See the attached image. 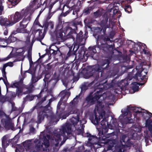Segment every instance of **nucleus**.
Wrapping results in <instances>:
<instances>
[{"instance_id":"1","label":"nucleus","mask_w":152,"mask_h":152,"mask_svg":"<svg viewBox=\"0 0 152 152\" xmlns=\"http://www.w3.org/2000/svg\"><path fill=\"white\" fill-rule=\"evenodd\" d=\"M110 62L108 59L105 60L101 66L98 64L89 66L86 70L85 75L86 78H90L92 81L89 84L91 86L98 80L99 77L104 76V71L108 70L110 67Z\"/></svg>"},{"instance_id":"2","label":"nucleus","mask_w":152,"mask_h":152,"mask_svg":"<svg viewBox=\"0 0 152 152\" xmlns=\"http://www.w3.org/2000/svg\"><path fill=\"white\" fill-rule=\"evenodd\" d=\"M103 81H101L98 85L99 91H97L93 95L90 94L86 98L85 101L84 102V104L86 103V106L87 105L90 106L94 104L96 101L98 100L101 96H103L102 95L104 93L103 92L104 90H105L109 88L113 87V85L111 83L109 86L107 85L108 87L106 86V85H107V82L106 81L103 82Z\"/></svg>"},{"instance_id":"3","label":"nucleus","mask_w":152,"mask_h":152,"mask_svg":"<svg viewBox=\"0 0 152 152\" xmlns=\"http://www.w3.org/2000/svg\"><path fill=\"white\" fill-rule=\"evenodd\" d=\"M79 115L77 114L75 117H72L70 119V123L66 122L62 126V128L60 130V132L63 135L67 134L66 137L72 136L73 130L72 129V126H75L79 121Z\"/></svg>"},{"instance_id":"4","label":"nucleus","mask_w":152,"mask_h":152,"mask_svg":"<svg viewBox=\"0 0 152 152\" xmlns=\"http://www.w3.org/2000/svg\"><path fill=\"white\" fill-rule=\"evenodd\" d=\"M62 101L60 100L58 102L57 107L56 114H52L50 115V121L52 123L55 122L57 123L61 118L62 119H65L70 115L74 113V111H73L72 108V107H69L68 108L67 111L66 112L65 114H63V113L62 111L58 113L60 109V106L62 104L61 101Z\"/></svg>"},{"instance_id":"5","label":"nucleus","mask_w":152,"mask_h":152,"mask_svg":"<svg viewBox=\"0 0 152 152\" xmlns=\"http://www.w3.org/2000/svg\"><path fill=\"white\" fill-rule=\"evenodd\" d=\"M48 95L47 94L42 98V99L37 103L36 105L34 106L32 109V111H33L35 109H37V122L40 124L42 121H43L45 117H48V115L46 114L43 107L42 103L46 101Z\"/></svg>"},{"instance_id":"6","label":"nucleus","mask_w":152,"mask_h":152,"mask_svg":"<svg viewBox=\"0 0 152 152\" xmlns=\"http://www.w3.org/2000/svg\"><path fill=\"white\" fill-rule=\"evenodd\" d=\"M138 108L136 107H132L130 106H128L127 108L124 109L123 110H121V112L123 117L126 116L124 118V123H121V125L122 126V127L124 128V126L123 124H124L126 125L129 124H132L133 123V120L130 117H128L126 116L129 114H130L131 112H133L135 113V115H136L138 114V113L137 111H138Z\"/></svg>"},{"instance_id":"7","label":"nucleus","mask_w":152,"mask_h":152,"mask_svg":"<svg viewBox=\"0 0 152 152\" xmlns=\"http://www.w3.org/2000/svg\"><path fill=\"white\" fill-rule=\"evenodd\" d=\"M106 112L104 110H102L99 113L98 116L96 113H95V118L94 119L93 116L90 117V120L92 123L95 125H98L99 124V121L101 119L103 120L100 122V124L103 127L106 126V124L107 121L106 118L105 117Z\"/></svg>"},{"instance_id":"8","label":"nucleus","mask_w":152,"mask_h":152,"mask_svg":"<svg viewBox=\"0 0 152 152\" xmlns=\"http://www.w3.org/2000/svg\"><path fill=\"white\" fill-rule=\"evenodd\" d=\"M29 13L28 9H23L20 12H16L14 15L10 16V19L12 21L13 25L18 22L23 17L25 18Z\"/></svg>"},{"instance_id":"9","label":"nucleus","mask_w":152,"mask_h":152,"mask_svg":"<svg viewBox=\"0 0 152 152\" xmlns=\"http://www.w3.org/2000/svg\"><path fill=\"white\" fill-rule=\"evenodd\" d=\"M102 31V29L99 27H96L94 28L93 35L95 38L97 37V40L100 42H108L111 40L109 36L106 35H99Z\"/></svg>"},{"instance_id":"10","label":"nucleus","mask_w":152,"mask_h":152,"mask_svg":"<svg viewBox=\"0 0 152 152\" xmlns=\"http://www.w3.org/2000/svg\"><path fill=\"white\" fill-rule=\"evenodd\" d=\"M108 130V128L105 126L102 127V132L99 131V139L101 143L106 144L109 141L110 134H107Z\"/></svg>"},{"instance_id":"11","label":"nucleus","mask_w":152,"mask_h":152,"mask_svg":"<svg viewBox=\"0 0 152 152\" xmlns=\"http://www.w3.org/2000/svg\"><path fill=\"white\" fill-rule=\"evenodd\" d=\"M1 123L3 126V128L6 131L10 129L13 130L14 129V124L11 118L8 115L6 116L5 118H2Z\"/></svg>"},{"instance_id":"12","label":"nucleus","mask_w":152,"mask_h":152,"mask_svg":"<svg viewBox=\"0 0 152 152\" xmlns=\"http://www.w3.org/2000/svg\"><path fill=\"white\" fill-rule=\"evenodd\" d=\"M145 61H142L140 64L138 66H136V69L137 70L140 69L139 72L137 71V73L133 77V78L135 79L136 81L140 82L144 80L145 77H146L145 75H144L142 76V72L144 70V69L143 68L142 66L145 65L146 64Z\"/></svg>"},{"instance_id":"13","label":"nucleus","mask_w":152,"mask_h":152,"mask_svg":"<svg viewBox=\"0 0 152 152\" xmlns=\"http://www.w3.org/2000/svg\"><path fill=\"white\" fill-rule=\"evenodd\" d=\"M65 135H63L60 131L58 133L56 134L53 137L52 142L53 144V148L54 152L58 151L61 146L59 145V142L61 141L62 139L61 138V136H63Z\"/></svg>"},{"instance_id":"14","label":"nucleus","mask_w":152,"mask_h":152,"mask_svg":"<svg viewBox=\"0 0 152 152\" xmlns=\"http://www.w3.org/2000/svg\"><path fill=\"white\" fill-rule=\"evenodd\" d=\"M30 19V15H29L26 18H24L20 22L19 26L17 29V31L20 33H26L27 31L26 28Z\"/></svg>"},{"instance_id":"15","label":"nucleus","mask_w":152,"mask_h":152,"mask_svg":"<svg viewBox=\"0 0 152 152\" xmlns=\"http://www.w3.org/2000/svg\"><path fill=\"white\" fill-rule=\"evenodd\" d=\"M103 42L104 41L101 42V45H99V42H97V48L103 50L104 51V53L105 54L111 52L113 48L115 47L114 44L109 45L106 43L107 42H104V43H103Z\"/></svg>"},{"instance_id":"16","label":"nucleus","mask_w":152,"mask_h":152,"mask_svg":"<svg viewBox=\"0 0 152 152\" xmlns=\"http://www.w3.org/2000/svg\"><path fill=\"white\" fill-rule=\"evenodd\" d=\"M75 55V58H77V59L79 61H86V60L85 59V56H86L87 55L84 48L82 47L80 50H79L78 53Z\"/></svg>"},{"instance_id":"17","label":"nucleus","mask_w":152,"mask_h":152,"mask_svg":"<svg viewBox=\"0 0 152 152\" xmlns=\"http://www.w3.org/2000/svg\"><path fill=\"white\" fill-rule=\"evenodd\" d=\"M0 24L2 26L8 27L13 25L12 22L10 19V16L8 18H4L2 16L0 17Z\"/></svg>"},{"instance_id":"18","label":"nucleus","mask_w":152,"mask_h":152,"mask_svg":"<svg viewBox=\"0 0 152 152\" xmlns=\"http://www.w3.org/2000/svg\"><path fill=\"white\" fill-rule=\"evenodd\" d=\"M49 141L46 137L44 138L43 142L42 144L40 143L39 145H37L38 149L42 150L43 151H47V148L49 146Z\"/></svg>"},{"instance_id":"19","label":"nucleus","mask_w":152,"mask_h":152,"mask_svg":"<svg viewBox=\"0 0 152 152\" xmlns=\"http://www.w3.org/2000/svg\"><path fill=\"white\" fill-rule=\"evenodd\" d=\"M123 142L124 143V145L126 148L131 147L133 145V142L131 141L130 139L126 135H123L121 137V143Z\"/></svg>"},{"instance_id":"20","label":"nucleus","mask_w":152,"mask_h":152,"mask_svg":"<svg viewBox=\"0 0 152 152\" xmlns=\"http://www.w3.org/2000/svg\"><path fill=\"white\" fill-rule=\"evenodd\" d=\"M43 26H44V31L43 33H42V31L41 30L38 29L37 30L39 31V37H38L36 38L37 40L38 41H39L41 42V43L43 45V44H42L41 42L42 40L43 39L44 36L45 34L48 31V26L47 24H46L45 23L43 24Z\"/></svg>"},{"instance_id":"21","label":"nucleus","mask_w":152,"mask_h":152,"mask_svg":"<svg viewBox=\"0 0 152 152\" xmlns=\"http://www.w3.org/2000/svg\"><path fill=\"white\" fill-rule=\"evenodd\" d=\"M79 44L77 43H75L74 45L73 48L72 50V48L73 47V46H72L70 47H69V51L68 52L67 54V57H69L71 56L75 55L79 47Z\"/></svg>"},{"instance_id":"22","label":"nucleus","mask_w":152,"mask_h":152,"mask_svg":"<svg viewBox=\"0 0 152 152\" xmlns=\"http://www.w3.org/2000/svg\"><path fill=\"white\" fill-rule=\"evenodd\" d=\"M97 45H96L93 46H90L88 48L86 54L87 57L89 56L92 57H93L94 54L96 53V48H97Z\"/></svg>"},{"instance_id":"23","label":"nucleus","mask_w":152,"mask_h":152,"mask_svg":"<svg viewBox=\"0 0 152 152\" xmlns=\"http://www.w3.org/2000/svg\"><path fill=\"white\" fill-rule=\"evenodd\" d=\"M70 6H71V5H66L64 4V5L63 7L62 8V10L63 11L64 10V7L65 6L67 8H69V10L66 11V12H62L61 13L60 15L58 17L59 20L61 19L62 18V17L63 16L65 17L67 15L69 14L72 11V10L73 9V7H70Z\"/></svg>"},{"instance_id":"24","label":"nucleus","mask_w":152,"mask_h":152,"mask_svg":"<svg viewBox=\"0 0 152 152\" xmlns=\"http://www.w3.org/2000/svg\"><path fill=\"white\" fill-rule=\"evenodd\" d=\"M42 91H41L38 94L34 96L32 95L30 96V95H27L24 98L23 102H25L28 100L31 101L33 100L35 97L37 98V99L38 100V102H39V100H40L42 99V98H41V97L42 96L41 94L42 93Z\"/></svg>"},{"instance_id":"25","label":"nucleus","mask_w":152,"mask_h":152,"mask_svg":"<svg viewBox=\"0 0 152 152\" xmlns=\"http://www.w3.org/2000/svg\"><path fill=\"white\" fill-rule=\"evenodd\" d=\"M108 8V11L109 12H111L112 10H113V15H116L118 16V18H120L121 16V14L120 13V11L118 10V7H112L110 8Z\"/></svg>"},{"instance_id":"26","label":"nucleus","mask_w":152,"mask_h":152,"mask_svg":"<svg viewBox=\"0 0 152 152\" xmlns=\"http://www.w3.org/2000/svg\"><path fill=\"white\" fill-rule=\"evenodd\" d=\"M116 152H125L126 151L125 146L120 143L118 144V142L115 146Z\"/></svg>"},{"instance_id":"27","label":"nucleus","mask_w":152,"mask_h":152,"mask_svg":"<svg viewBox=\"0 0 152 152\" xmlns=\"http://www.w3.org/2000/svg\"><path fill=\"white\" fill-rule=\"evenodd\" d=\"M7 136H4L2 138V148L4 149L9 145L11 140H9L8 141L7 140Z\"/></svg>"},{"instance_id":"28","label":"nucleus","mask_w":152,"mask_h":152,"mask_svg":"<svg viewBox=\"0 0 152 152\" xmlns=\"http://www.w3.org/2000/svg\"><path fill=\"white\" fill-rule=\"evenodd\" d=\"M118 142L117 140L114 139L111 140L109 138V141L105 144H107L108 143H109V145L107 148V151L112 150V148L114 147H115V145Z\"/></svg>"},{"instance_id":"29","label":"nucleus","mask_w":152,"mask_h":152,"mask_svg":"<svg viewBox=\"0 0 152 152\" xmlns=\"http://www.w3.org/2000/svg\"><path fill=\"white\" fill-rule=\"evenodd\" d=\"M56 39L58 42V44H60V42H63L64 39L63 36V32L62 31H58L56 34Z\"/></svg>"},{"instance_id":"30","label":"nucleus","mask_w":152,"mask_h":152,"mask_svg":"<svg viewBox=\"0 0 152 152\" xmlns=\"http://www.w3.org/2000/svg\"><path fill=\"white\" fill-rule=\"evenodd\" d=\"M64 33L68 36H72L73 34H76V31L74 29L69 26H67L64 31Z\"/></svg>"},{"instance_id":"31","label":"nucleus","mask_w":152,"mask_h":152,"mask_svg":"<svg viewBox=\"0 0 152 152\" xmlns=\"http://www.w3.org/2000/svg\"><path fill=\"white\" fill-rule=\"evenodd\" d=\"M83 32L82 31H80L78 34H77L76 37V42L79 44L83 40L85 37V35H83Z\"/></svg>"},{"instance_id":"32","label":"nucleus","mask_w":152,"mask_h":152,"mask_svg":"<svg viewBox=\"0 0 152 152\" xmlns=\"http://www.w3.org/2000/svg\"><path fill=\"white\" fill-rule=\"evenodd\" d=\"M108 18L107 15H104L102 16V19L100 22V25L101 26H105L107 25Z\"/></svg>"},{"instance_id":"33","label":"nucleus","mask_w":152,"mask_h":152,"mask_svg":"<svg viewBox=\"0 0 152 152\" xmlns=\"http://www.w3.org/2000/svg\"><path fill=\"white\" fill-rule=\"evenodd\" d=\"M53 100L54 99L53 98H51L49 100L48 104L45 106H43V107L42 108L43 109L45 112L46 113V114H47V113L49 112V110L48 108L50 106L51 103L53 101Z\"/></svg>"},{"instance_id":"34","label":"nucleus","mask_w":152,"mask_h":152,"mask_svg":"<svg viewBox=\"0 0 152 152\" xmlns=\"http://www.w3.org/2000/svg\"><path fill=\"white\" fill-rule=\"evenodd\" d=\"M137 108H138V109H137L138 111L137 112L138 113V114H140L144 119H146L145 114H147L146 113L147 110L142 109L140 107H137Z\"/></svg>"},{"instance_id":"35","label":"nucleus","mask_w":152,"mask_h":152,"mask_svg":"<svg viewBox=\"0 0 152 152\" xmlns=\"http://www.w3.org/2000/svg\"><path fill=\"white\" fill-rule=\"evenodd\" d=\"M123 7L126 12L129 13L132 12V9L130 5L128 4H124Z\"/></svg>"},{"instance_id":"36","label":"nucleus","mask_w":152,"mask_h":152,"mask_svg":"<svg viewBox=\"0 0 152 152\" xmlns=\"http://www.w3.org/2000/svg\"><path fill=\"white\" fill-rule=\"evenodd\" d=\"M64 94V95L60 99L61 101H62L64 99V97L66 96L67 95L68 96L67 97L66 99L67 100L69 98V96L70 95V93L69 92H65V90H63L59 94L60 95H63Z\"/></svg>"},{"instance_id":"37","label":"nucleus","mask_w":152,"mask_h":152,"mask_svg":"<svg viewBox=\"0 0 152 152\" xmlns=\"http://www.w3.org/2000/svg\"><path fill=\"white\" fill-rule=\"evenodd\" d=\"M112 22L110 20H109V23L108 24H107V25H106V26H102V28H101L102 29V32L104 34L103 35H106L105 34V33L106 32V29L107 28H109L110 27V24L112 23Z\"/></svg>"},{"instance_id":"38","label":"nucleus","mask_w":152,"mask_h":152,"mask_svg":"<svg viewBox=\"0 0 152 152\" xmlns=\"http://www.w3.org/2000/svg\"><path fill=\"white\" fill-rule=\"evenodd\" d=\"M119 0H114L113 2L109 4L108 7V8H110L112 7H118L117 4H119Z\"/></svg>"},{"instance_id":"39","label":"nucleus","mask_w":152,"mask_h":152,"mask_svg":"<svg viewBox=\"0 0 152 152\" xmlns=\"http://www.w3.org/2000/svg\"><path fill=\"white\" fill-rule=\"evenodd\" d=\"M119 72L118 69V68H114L113 70L110 71V77H113L117 75Z\"/></svg>"},{"instance_id":"40","label":"nucleus","mask_w":152,"mask_h":152,"mask_svg":"<svg viewBox=\"0 0 152 152\" xmlns=\"http://www.w3.org/2000/svg\"><path fill=\"white\" fill-rule=\"evenodd\" d=\"M16 40V38L15 37H13L12 34H11L9 37L7 39V43H10Z\"/></svg>"},{"instance_id":"41","label":"nucleus","mask_w":152,"mask_h":152,"mask_svg":"<svg viewBox=\"0 0 152 152\" xmlns=\"http://www.w3.org/2000/svg\"><path fill=\"white\" fill-rule=\"evenodd\" d=\"M85 126L82 125L81 129H78L76 131V132L78 135L83 134L84 132V127Z\"/></svg>"},{"instance_id":"42","label":"nucleus","mask_w":152,"mask_h":152,"mask_svg":"<svg viewBox=\"0 0 152 152\" xmlns=\"http://www.w3.org/2000/svg\"><path fill=\"white\" fill-rule=\"evenodd\" d=\"M93 10L92 7H89L85 9L83 11V13L85 15H87L90 13Z\"/></svg>"},{"instance_id":"43","label":"nucleus","mask_w":152,"mask_h":152,"mask_svg":"<svg viewBox=\"0 0 152 152\" xmlns=\"http://www.w3.org/2000/svg\"><path fill=\"white\" fill-rule=\"evenodd\" d=\"M34 87L33 84L31 83H29L26 87V88L27 89L28 92L29 93L32 92Z\"/></svg>"},{"instance_id":"44","label":"nucleus","mask_w":152,"mask_h":152,"mask_svg":"<svg viewBox=\"0 0 152 152\" xmlns=\"http://www.w3.org/2000/svg\"><path fill=\"white\" fill-rule=\"evenodd\" d=\"M41 78L40 77H36L32 75L31 79V83L33 84L35 83Z\"/></svg>"},{"instance_id":"45","label":"nucleus","mask_w":152,"mask_h":152,"mask_svg":"<svg viewBox=\"0 0 152 152\" xmlns=\"http://www.w3.org/2000/svg\"><path fill=\"white\" fill-rule=\"evenodd\" d=\"M102 14V12L100 9L98 10L97 11L94 13V15L96 18L100 16Z\"/></svg>"},{"instance_id":"46","label":"nucleus","mask_w":152,"mask_h":152,"mask_svg":"<svg viewBox=\"0 0 152 152\" xmlns=\"http://www.w3.org/2000/svg\"><path fill=\"white\" fill-rule=\"evenodd\" d=\"M59 1H60V0H56L53 2H51L48 7L49 12H51V9H52L54 5Z\"/></svg>"},{"instance_id":"47","label":"nucleus","mask_w":152,"mask_h":152,"mask_svg":"<svg viewBox=\"0 0 152 152\" xmlns=\"http://www.w3.org/2000/svg\"><path fill=\"white\" fill-rule=\"evenodd\" d=\"M10 2L13 6H15L21 0H8Z\"/></svg>"},{"instance_id":"48","label":"nucleus","mask_w":152,"mask_h":152,"mask_svg":"<svg viewBox=\"0 0 152 152\" xmlns=\"http://www.w3.org/2000/svg\"><path fill=\"white\" fill-rule=\"evenodd\" d=\"M45 23L47 24L48 27L50 28V30H52L53 28L54 23L53 22L50 21L49 22H45Z\"/></svg>"},{"instance_id":"49","label":"nucleus","mask_w":152,"mask_h":152,"mask_svg":"<svg viewBox=\"0 0 152 152\" xmlns=\"http://www.w3.org/2000/svg\"><path fill=\"white\" fill-rule=\"evenodd\" d=\"M133 86L132 89L134 91H136L138 89L139 86L138 83L137 82H134L132 83Z\"/></svg>"},{"instance_id":"50","label":"nucleus","mask_w":152,"mask_h":152,"mask_svg":"<svg viewBox=\"0 0 152 152\" xmlns=\"http://www.w3.org/2000/svg\"><path fill=\"white\" fill-rule=\"evenodd\" d=\"M58 80V77H57L54 79H51L49 81V83H52L53 86H54L56 84Z\"/></svg>"},{"instance_id":"51","label":"nucleus","mask_w":152,"mask_h":152,"mask_svg":"<svg viewBox=\"0 0 152 152\" xmlns=\"http://www.w3.org/2000/svg\"><path fill=\"white\" fill-rule=\"evenodd\" d=\"M11 65H9L8 64V63H6L4 64L3 65V68L2 69V72H5V69L7 67V66H13V64H12V63H11Z\"/></svg>"},{"instance_id":"52","label":"nucleus","mask_w":152,"mask_h":152,"mask_svg":"<svg viewBox=\"0 0 152 152\" xmlns=\"http://www.w3.org/2000/svg\"><path fill=\"white\" fill-rule=\"evenodd\" d=\"M80 94L78 95H77L75 97L74 99L73 100L70 102V103L72 104H75L76 102H78L77 100L80 98Z\"/></svg>"},{"instance_id":"53","label":"nucleus","mask_w":152,"mask_h":152,"mask_svg":"<svg viewBox=\"0 0 152 152\" xmlns=\"http://www.w3.org/2000/svg\"><path fill=\"white\" fill-rule=\"evenodd\" d=\"M122 89V88L118 86L115 89L114 92L116 94H119L121 93Z\"/></svg>"},{"instance_id":"54","label":"nucleus","mask_w":152,"mask_h":152,"mask_svg":"<svg viewBox=\"0 0 152 152\" xmlns=\"http://www.w3.org/2000/svg\"><path fill=\"white\" fill-rule=\"evenodd\" d=\"M11 110L12 111H18L20 113H21L22 111V110H19V109H18V108L15 107L13 104H12V109Z\"/></svg>"},{"instance_id":"55","label":"nucleus","mask_w":152,"mask_h":152,"mask_svg":"<svg viewBox=\"0 0 152 152\" xmlns=\"http://www.w3.org/2000/svg\"><path fill=\"white\" fill-rule=\"evenodd\" d=\"M3 80L4 83L5 84V85L6 86V87H7V93L8 92V88H7V86H10L9 83L8 82V81H6V80H5V79H4L2 77H0V80Z\"/></svg>"},{"instance_id":"56","label":"nucleus","mask_w":152,"mask_h":152,"mask_svg":"<svg viewBox=\"0 0 152 152\" xmlns=\"http://www.w3.org/2000/svg\"><path fill=\"white\" fill-rule=\"evenodd\" d=\"M86 136L88 137H89L88 140H89V142L91 141L93 139H94L95 138H96L97 137L96 136H94V135H93V136L91 135L90 134L88 133H87Z\"/></svg>"},{"instance_id":"57","label":"nucleus","mask_w":152,"mask_h":152,"mask_svg":"<svg viewBox=\"0 0 152 152\" xmlns=\"http://www.w3.org/2000/svg\"><path fill=\"white\" fill-rule=\"evenodd\" d=\"M27 57L30 63H33V62L32 61L31 53L30 52L29 50H28V51Z\"/></svg>"},{"instance_id":"58","label":"nucleus","mask_w":152,"mask_h":152,"mask_svg":"<svg viewBox=\"0 0 152 152\" xmlns=\"http://www.w3.org/2000/svg\"><path fill=\"white\" fill-rule=\"evenodd\" d=\"M56 52H57L56 55L63 58V57L64 56V55L61 52L59 48H57Z\"/></svg>"},{"instance_id":"59","label":"nucleus","mask_w":152,"mask_h":152,"mask_svg":"<svg viewBox=\"0 0 152 152\" xmlns=\"http://www.w3.org/2000/svg\"><path fill=\"white\" fill-rule=\"evenodd\" d=\"M49 49L50 50L46 49V52L47 53H49L50 54L53 55V53H54V50L53 49H52L51 47H49Z\"/></svg>"},{"instance_id":"60","label":"nucleus","mask_w":152,"mask_h":152,"mask_svg":"<svg viewBox=\"0 0 152 152\" xmlns=\"http://www.w3.org/2000/svg\"><path fill=\"white\" fill-rule=\"evenodd\" d=\"M85 150V147L84 145H81L78 147L77 150V152H83Z\"/></svg>"},{"instance_id":"61","label":"nucleus","mask_w":152,"mask_h":152,"mask_svg":"<svg viewBox=\"0 0 152 152\" xmlns=\"http://www.w3.org/2000/svg\"><path fill=\"white\" fill-rule=\"evenodd\" d=\"M23 90L20 88H18L16 89V94L18 96L21 95V93L22 92Z\"/></svg>"},{"instance_id":"62","label":"nucleus","mask_w":152,"mask_h":152,"mask_svg":"<svg viewBox=\"0 0 152 152\" xmlns=\"http://www.w3.org/2000/svg\"><path fill=\"white\" fill-rule=\"evenodd\" d=\"M55 12V11L53 12H49L48 16L46 18V20H49L51 18V17Z\"/></svg>"},{"instance_id":"63","label":"nucleus","mask_w":152,"mask_h":152,"mask_svg":"<svg viewBox=\"0 0 152 152\" xmlns=\"http://www.w3.org/2000/svg\"><path fill=\"white\" fill-rule=\"evenodd\" d=\"M7 40V39L6 37L5 38H0V44H2L3 43L4 44V43H6L7 44H8Z\"/></svg>"},{"instance_id":"64","label":"nucleus","mask_w":152,"mask_h":152,"mask_svg":"<svg viewBox=\"0 0 152 152\" xmlns=\"http://www.w3.org/2000/svg\"><path fill=\"white\" fill-rule=\"evenodd\" d=\"M146 126L148 127V130L151 133V136L152 138V125H150L149 124L148 125Z\"/></svg>"}]
</instances>
